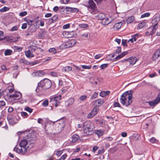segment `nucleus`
I'll list each match as a JSON object with an SVG mask.
<instances>
[{
    "mask_svg": "<svg viewBox=\"0 0 160 160\" xmlns=\"http://www.w3.org/2000/svg\"><path fill=\"white\" fill-rule=\"evenodd\" d=\"M26 56L28 58H32L34 56V55L31 53L30 50H28L25 52Z\"/></svg>",
    "mask_w": 160,
    "mask_h": 160,
    "instance_id": "20",
    "label": "nucleus"
},
{
    "mask_svg": "<svg viewBox=\"0 0 160 160\" xmlns=\"http://www.w3.org/2000/svg\"><path fill=\"white\" fill-rule=\"evenodd\" d=\"M25 110L30 113L32 112V109L29 108V107H26L25 108Z\"/></svg>",
    "mask_w": 160,
    "mask_h": 160,
    "instance_id": "47",
    "label": "nucleus"
},
{
    "mask_svg": "<svg viewBox=\"0 0 160 160\" xmlns=\"http://www.w3.org/2000/svg\"><path fill=\"white\" fill-rule=\"evenodd\" d=\"M95 133L99 136H102L103 134V132L101 130H97L95 131Z\"/></svg>",
    "mask_w": 160,
    "mask_h": 160,
    "instance_id": "25",
    "label": "nucleus"
},
{
    "mask_svg": "<svg viewBox=\"0 0 160 160\" xmlns=\"http://www.w3.org/2000/svg\"><path fill=\"white\" fill-rule=\"evenodd\" d=\"M18 27L17 26H13L11 29V31L12 32L14 31L18 30Z\"/></svg>",
    "mask_w": 160,
    "mask_h": 160,
    "instance_id": "44",
    "label": "nucleus"
},
{
    "mask_svg": "<svg viewBox=\"0 0 160 160\" xmlns=\"http://www.w3.org/2000/svg\"><path fill=\"white\" fill-rule=\"evenodd\" d=\"M104 152V148H102L98 151V154H101L103 153Z\"/></svg>",
    "mask_w": 160,
    "mask_h": 160,
    "instance_id": "50",
    "label": "nucleus"
},
{
    "mask_svg": "<svg viewBox=\"0 0 160 160\" xmlns=\"http://www.w3.org/2000/svg\"><path fill=\"white\" fill-rule=\"evenodd\" d=\"M122 57V56L121 55V54H120L118 55L117 57H116L115 59L116 60H117L118 59H120Z\"/></svg>",
    "mask_w": 160,
    "mask_h": 160,
    "instance_id": "58",
    "label": "nucleus"
},
{
    "mask_svg": "<svg viewBox=\"0 0 160 160\" xmlns=\"http://www.w3.org/2000/svg\"><path fill=\"white\" fill-rule=\"evenodd\" d=\"M61 96H53L50 98V102L52 105H54L55 107H57L58 104L60 103V101L61 100Z\"/></svg>",
    "mask_w": 160,
    "mask_h": 160,
    "instance_id": "6",
    "label": "nucleus"
},
{
    "mask_svg": "<svg viewBox=\"0 0 160 160\" xmlns=\"http://www.w3.org/2000/svg\"><path fill=\"white\" fill-rule=\"evenodd\" d=\"M94 116V115H92V113L91 112H90L87 116V117L88 118H90Z\"/></svg>",
    "mask_w": 160,
    "mask_h": 160,
    "instance_id": "60",
    "label": "nucleus"
},
{
    "mask_svg": "<svg viewBox=\"0 0 160 160\" xmlns=\"http://www.w3.org/2000/svg\"><path fill=\"white\" fill-rule=\"evenodd\" d=\"M27 27V24L26 23H24L22 24V29H26Z\"/></svg>",
    "mask_w": 160,
    "mask_h": 160,
    "instance_id": "59",
    "label": "nucleus"
},
{
    "mask_svg": "<svg viewBox=\"0 0 160 160\" xmlns=\"http://www.w3.org/2000/svg\"><path fill=\"white\" fill-rule=\"evenodd\" d=\"M108 65V64H104L101 65L100 66V68L101 69H103L104 68H106Z\"/></svg>",
    "mask_w": 160,
    "mask_h": 160,
    "instance_id": "48",
    "label": "nucleus"
},
{
    "mask_svg": "<svg viewBox=\"0 0 160 160\" xmlns=\"http://www.w3.org/2000/svg\"><path fill=\"white\" fill-rule=\"evenodd\" d=\"M31 145V146H28L27 148L21 146H19V148H18V146H16L14 148V150L18 153L21 155H24L29 150L30 148L33 147L32 145Z\"/></svg>",
    "mask_w": 160,
    "mask_h": 160,
    "instance_id": "5",
    "label": "nucleus"
},
{
    "mask_svg": "<svg viewBox=\"0 0 160 160\" xmlns=\"http://www.w3.org/2000/svg\"><path fill=\"white\" fill-rule=\"evenodd\" d=\"M67 156V154H65L62 156V157L60 158V160H64L66 158Z\"/></svg>",
    "mask_w": 160,
    "mask_h": 160,
    "instance_id": "52",
    "label": "nucleus"
},
{
    "mask_svg": "<svg viewBox=\"0 0 160 160\" xmlns=\"http://www.w3.org/2000/svg\"><path fill=\"white\" fill-rule=\"evenodd\" d=\"M30 49H31L32 52H34L38 48V47L35 46H32L30 47Z\"/></svg>",
    "mask_w": 160,
    "mask_h": 160,
    "instance_id": "35",
    "label": "nucleus"
},
{
    "mask_svg": "<svg viewBox=\"0 0 160 160\" xmlns=\"http://www.w3.org/2000/svg\"><path fill=\"white\" fill-rule=\"evenodd\" d=\"M27 12L26 11L21 12L19 13V15L21 16H24L26 15Z\"/></svg>",
    "mask_w": 160,
    "mask_h": 160,
    "instance_id": "49",
    "label": "nucleus"
},
{
    "mask_svg": "<svg viewBox=\"0 0 160 160\" xmlns=\"http://www.w3.org/2000/svg\"><path fill=\"white\" fill-rule=\"evenodd\" d=\"M103 55L102 54H98V55H96L94 57V58L95 59H98L101 57Z\"/></svg>",
    "mask_w": 160,
    "mask_h": 160,
    "instance_id": "51",
    "label": "nucleus"
},
{
    "mask_svg": "<svg viewBox=\"0 0 160 160\" xmlns=\"http://www.w3.org/2000/svg\"><path fill=\"white\" fill-rule=\"evenodd\" d=\"M12 117L11 114H9L8 115L7 119L8 120H12Z\"/></svg>",
    "mask_w": 160,
    "mask_h": 160,
    "instance_id": "62",
    "label": "nucleus"
},
{
    "mask_svg": "<svg viewBox=\"0 0 160 160\" xmlns=\"http://www.w3.org/2000/svg\"><path fill=\"white\" fill-rule=\"evenodd\" d=\"M93 126L92 123L89 121H86L83 124V131L86 135L92 134L93 131Z\"/></svg>",
    "mask_w": 160,
    "mask_h": 160,
    "instance_id": "3",
    "label": "nucleus"
},
{
    "mask_svg": "<svg viewBox=\"0 0 160 160\" xmlns=\"http://www.w3.org/2000/svg\"><path fill=\"white\" fill-rule=\"evenodd\" d=\"M81 36L82 37H84L86 38H87L88 37V36H90V34L88 32L85 33H84L81 34Z\"/></svg>",
    "mask_w": 160,
    "mask_h": 160,
    "instance_id": "37",
    "label": "nucleus"
},
{
    "mask_svg": "<svg viewBox=\"0 0 160 160\" xmlns=\"http://www.w3.org/2000/svg\"><path fill=\"white\" fill-rule=\"evenodd\" d=\"M9 8L6 7H4L0 9V11L1 12H4L8 11L9 10Z\"/></svg>",
    "mask_w": 160,
    "mask_h": 160,
    "instance_id": "31",
    "label": "nucleus"
},
{
    "mask_svg": "<svg viewBox=\"0 0 160 160\" xmlns=\"http://www.w3.org/2000/svg\"><path fill=\"white\" fill-rule=\"evenodd\" d=\"M48 52L52 54H55L57 53V50L54 48H52L48 50Z\"/></svg>",
    "mask_w": 160,
    "mask_h": 160,
    "instance_id": "27",
    "label": "nucleus"
},
{
    "mask_svg": "<svg viewBox=\"0 0 160 160\" xmlns=\"http://www.w3.org/2000/svg\"><path fill=\"white\" fill-rule=\"evenodd\" d=\"M48 101L47 100H46L43 102L42 104L43 106L45 107H46L48 106Z\"/></svg>",
    "mask_w": 160,
    "mask_h": 160,
    "instance_id": "43",
    "label": "nucleus"
},
{
    "mask_svg": "<svg viewBox=\"0 0 160 160\" xmlns=\"http://www.w3.org/2000/svg\"><path fill=\"white\" fill-rule=\"evenodd\" d=\"M4 32L2 31H0V41H2L5 38H2L3 36Z\"/></svg>",
    "mask_w": 160,
    "mask_h": 160,
    "instance_id": "34",
    "label": "nucleus"
},
{
    "mask_svg": "<svg viewBox=\"0 0 160 160\" xmlns=\"http://www.w3.org/2000/svg\"><path fill=\"white\" fill-rule=\"evenodd\" d=\"M127 40L122 39V44L124 46H127V44L126 42Z\"/></svg>",
    "mask_w": 160,
    "mask_h": 160,
    "instance_id": "46",
    "label": "nucleus"
},
{
    "mask_svg": "<svg viewBox=\"0 0 160 160\" xmlns=\"http://www.w3.org/2000/svg\"><path fill=\"white\" fill-rule=\"evenodd\" d=\"M74 99L73 98H70L66 102V105L68 107L71 106L73 105L74 102Z\"/></svg>",
    "mask_w": 160,
    "mask_h": 160,
    "instance_id": "14",
    "label": "nucleus"
},
{
    "mask_svg": "<svg viewBox=\"0 0 160 160\" xmlns=\"http://www.w3.org/2000/svg\"><path fill=\"white\" fill-rule=\"evenodd\" d=\"M5 105V103L3 101H0V108L2 106H4Z\"/></svg>",
    "mask_w": 160,
    "mask_h": 160,
    "instance_id": "54",
    "label": "nucleus"
},
{
    "mask_svg": "<svg viewBox=\"0 0 160 160\" xmlns=\"http://www.w3.org/2000/svg\"><path fill=\"white\" fill-rule=\"evenodd\" d=\"M65 121L63 119H61L58 121L57 127L56 129L58 131V132H60L63 129L65 126Z\"/></svg>",
    "mask_w": 160,
    "mask_h": 160,
    "instance_id": "9",
    "label": "nucleus"
},
{
    "mask_svg": "<svg viewBox=\"0 0 160 160\" xmlns=\"http://www.w3.org/2000/svg\"><path fill=\"white\" fill-rule=\"evenodd\" d=\"M65 70L67 72L69 71L72 70V68L71 67L69 66H67L65 68Z\"/></svg>",
    "mask_w": 160,
    "mask_h": 160,
    "instance_id": "42",
    "label": "nucleus"
},
{
    "mask_svg": "<svg viewBox=\"0 0 160 160\" xmlns=\"http://www.w3.org/2000/svg\"><path fill=\"white\" fill-rule=\"evenodd\" d=\"M22 48L21 47H19L17 46L14 47V50L16 52H19L22 50Z\"/></svg>",
    "mask_w": 160,
    "mask_h": 160,
    "instance_id": "30",
    "label": "nucleus"
},
{
    "mask_svg": "<svg viewBox=\"0 0 160 160\" xmlns=\"http://www.w3.org/2000/svg\"><path fill=\"white\" fill-rule=\"evenodd\" d=\"M158 26H157V23L154 24L153 26H151L149 28L150 29H152V34H154L156 32V29L158 28Z\"/></svg>",
    "mask_w": 160,
    "mask_h": 160,
    "instance_id": "17",
    "label": "nucleus"
},
{
    "mask_svg": "<svg viewBox=\"0 0 160 160\" xmlns=\"http://www.w3.org/2000/svg\"><path fill=\"white\" fill-rule=\"evenodd\" d=\"M20 62L22 63L27 64V61L23 58H21L19 60Z\"/></svg>",
    "mask_w": 160,
    "mask_h": 160,
    "instance_id": "53",
    "label": "nucleus"
},
{
    "mask_svg": "<svg viewBox=\"0 0 160 160\" xmlns=\"http://www.w3.org/2000/svg\"><path fill=\"white\" fill-rule=\"evenodd\" d=\"M30 140H31L30 138H28V140L25 139L22 140L19 143V146L27 148V146H28V144L29 143L30 144V146H31L30 145L33 146V144L34 143V141L33 140L31 141Z\"/></svg>",
    "mask_w": 160,
    "mask_h": 160,
    "instance_id": "8",
    "label": "nucleus"
},
{
    "mask_svg": "<svg viewBox=\"0 0 160 160\" xmlns=\"http://www.w3.org/2000/svg\"><path fill=\"white\" fill-rule=\"evenodd\" d=\"M150 13L149 12L145 13L142 14L141 16V18H143L145 17H148L150 16Z\"/></svg>",
    "mask_w": 160,
    "mask_h": 160,
    "instance_id": "41",
    "label": "nucleus"
},
{
    "mask_svg": "<svg viewBox=\"0 0 160 160\" xmlns=\"http://www.w3.org/2000/svg\"><path fill=\"white\" fill-rule=\"evenodd\" d=\"M79 137V136L77 135H73L72 137V142L73 143L76 142L78 140Z\"/></svg>",
    "mask_w": 160,
    "mask_h": 160,
    "instance_id": "19",
    "label": "nucleus"
},
{
    "mask_svg": "<svg viewBox=\"0 0 160 160\" xmlns=\"http://www.w3.org/2000/svg\"><path fill=\"white\" fill-rule=\"evenodd\" d=\"M145 25V23L144 22H142L138 25V28H139V29H141L143 28Z\"/></svg>",
    "mask_w": 160,
    "mask_h": 160,
    "instance_id": "33",
    "label": "nucleus"
},
{
    "mask_svg": "<svg viewBox=\"0 0 160 160\" xmlns=\"http://www.w3.org/2000/svg\"><path fill=\"white\" fill-rule=\"evenodd\" d=\"M87 98V96L85 95H82L79 97V99L81 101H83L85 100Z\"/></svg>",
    "mask_w": 160,
    "mask_h": 160,
    "instance_id": "38",
    "label": "nucleus"
},
{
    "mask_svg": "<svg viewBox=\"0 0 160 160\" xmlns=\"http://www.w3.org/2000/svg\"><path fill=\"white\" fill-rule=\"evenodd\" d=\"M86 4L88 7L89 11L91 14L94 15L98 13V10L93 0H88Z\"/></svg>",
    "mask_w": 160,
    "mask_h": 160,
    "instance_id": "4",
    "label": "nucleus"
},
{
    "mask_svg": "<svg viewBox=\"0 0 160 160\" xmlns=\"http://www.w3.org/2000/svg\"><path fill=\"white\" fill-rule=\"evenodd\" d=\"M79 27L81 28H86L88 27L87 24L82 23L79 25Z\"/></svg>",
    "mask_w": 160,
    "mask_h": 160,
    "instance_id": "32",
    "label": "nucleus"
},
{
    "mask_svg": "<svg viewBox=\"0 0 160 160\" xmlns=\"http://www.w3.org/2000/svg\"><path fill=\"white\" fill-rule=\"evenodd\" d=\"M133 91H128L122 94L120 98L121 103L123 105L127 106L132 102V93Z\"/></svg>",
    "mask_w": 160,
    "mask_h": 160,
    "instance_id": "1",
    "label": "nucleus"
},
{
    "mask_svg": "<svg viewBox=\"0 0 160 160\" xmlns=\"http://www.w3.org/2000/svg\"><path fill=\"white\" fill-rule=\"evenodd\" d=\"M99 147L98 146H95L94 147L92 148V151L93 152H95L98 149Z\"/></svg>",
    "mask_w": 160,
    "mask_h": 160,
    "instance_id": "57",
    "label": "nucleus"
},
{
    "mask_svg": "<svg viewBox=\"0 0 160 160\" xmlns=\"http://www.w3.org/2000/svg\"><path fill=\"white\" fill-rule=\"evenodd\" d=\"M69 27L70 24H67L63 26V28L64 29H67Z\"/></svg>",
    "mask_w": 160,
    "mask_h": 160,
    "instance_id": "56",
    "label": "nucleus"
},
{
    "mask_svg": "<svg viewBox=\"0 0 160 160\" xmlns=\"http://www.w3.org/2000/svg\"><path fill=\"white\" fill-rule=\"evenodd\" d=\"M139 136L138 134H135L133 136V138L134 140L137 141L138 140Z\"/></svg>",
    "mask_w": 160,
    "mask_h": 160,
    "instance_id": "40",
    "label": "nucleus"
},
{
    "mask_svg": "<svg viewBox=\"0 0 160 160\" xmlns=\"http://www.w3.org/2000/svg\"><path fill=\"white\" fill-rule=\"evenodd\" d=\"M58 18V16L57 15H55L50 19V20H51L52 21L51 22H53L55 21Z\"/></svg>",
    "mask_w": 160,
    "mask_h": 160,
    "instance_id": "29",
    "label": "nucleus"
},
{
    "mask_svg": "<svg viewBox=\"0 0 160 160\" xmlns=\"http://www.w3.org/2000/svg\"><path fill=\"white\" fill-rule=\"evenodd\" d=\"M62 153V152L61 151H58L57 152L56 155L58 156H60Z\"/></svg>",
    "mask_w": 160,
    "mask_h": 160,
    "instance_id": "63",
    "label": "nucleus"
},
{
    "mask_svg": "<svg viewBox=\"0 0 160 160\" xmlns=\"http://www.w3.org/2000/svg\"><path fill=\"white\" fill-rule=\"evenodd\" d=\"M97 17L98 19L102 20L106 17V16L103 13H100L97 16Z\"/></svg>",
    "mask_w": 160,
    "mask_h": 160,
    "instance_id": "22",
    "label": "nucleus"
},
{
    "mask_svg": "<svg viewBox=\"0 0 160 160\" xmlns=\"http://www.w3.org/2000/svg\"><path fill=\"white\" fill-rule=\"evenodd\" d=\"M52 14L51 13H46L45 16L46 18H49L52 16Z\"/></svg>",
    "mask_w": 160,
    "mask_h": 160,
    "instance_id": "64",
    "label": "nucleus"
},
{
    "mask_svg": "<svg viewBox=\"0 0 160 160\" xmlns=\"http://www.w3.org/2000/svg\"><path fill=\"white\" fill-rule=\"evenodd\" d=\"M160 101V92L158 94V97L156 99L152 101L147 102L151 106H154L156 105Z\"/></svg>",
    "mask_w": 160,
    "mask_h": 160,
    "instance_id": "10",
    "label": "nucleus"
},
{
    "mask_svg": "<svg viewBox=\"0 0 160 160\" xmlns=\"http://www.w3.org/2000/svg\"><path fill=\"white\" fill-rule=\"evenodd\" d=\"M160 56V48L158 49L155 52L152 56V59L153 61H156L158 58Z\"/></svg>",
    "mask_w": 160,
    "mask_h": 160,
    "instance_id": "13",
    "label": "nucleus"
},
{
    "mask_svg": "<svg viewBox=\"0 0 160 160\" xmlns=\"http://www.w3.org/2000/svg\"><path fill=\"white\" fill-rule=\"evenodd\" d=\"M114 105L115 107H120V105L119 103L118 102H115L114 104Z\"/></svg>",
    "mask_w": 160,
    "mask_h": 160,
    "instance_id": "61",
    "label": "nucleus"
},
{
    "mask_svg": "<svg viewBox=\"0 0 160 160\" xmlns=\"http://www.w3.org/2000/svg\"><path fill=\"white\" fill-rule=\"evenodd\" d=\"M82 68L85 69H90L91 68V65L86 66L85 65H82Z\"/></svg>",
    "mask_w": 160,
    "mask_h": 160,
    "instance_id": "39",
    "label": "nucleus"
},
{
    "mask_svg": "<svg viewBox=\"0 0 160 160\" xmlns=\"http://www.w3.org/2000/svg\"><path fill=\"white\" fill-rule=\"evenodd\" d=\"M111 21V20H109L108 18L105 17L102 20L101 23L103 25H107L110 23Z\"/></svg>",
    "mask_w": 160,
    "mask_h": 160,
    "instance_id": "15",
    "label": "nucleus"
},
{
    "mask_svg": "<svg viewBox=\"0 0 160 160\" xmlns=\"http://www.w3.org/2000/svg\"><path fill=\"white\" fill-rule=\"evenodd\" d=\"M160 20V15H158L156 16L155 18L153 19L152 21V24H157V26H158V22Z\"/></svg>",
    "mask_w": 160,
    "mask_h": 160,
    "instance_id": "16",
    "label": "nucleus"
},
{
    "mask_svg": "<svg viewBox=\"0 0 160 160\" xmlns=\"http://www.w3.org/2000/svg\"><path fill=\"white\" fill-rule=\"evenodd\" d=\"M37 75L39 77H42L45 74L44 72L42 71H39L37 72L36 73Z\"/></svg>",
    "mask_w": 160,
    "mask_h": 160,
    "instance_id": "26",
    "label": "nucleus"
},
{
    "mask_svg": "<svg viewBox=\"0 0 160 160\" xmlns=\"http://www.w3.org/2000/svg\"><path fill=\"white\" fill-rule=\"evenodd\" d=\"M135 19L134 17L133 16H132L128 18L127 19V23H130L133 21H134Z\"/></svg>",
    "mask_w": 160,
    "mask_h": 160,
    "instance_id": "21",
    "label": "nucleus"
},
{
    "mask_svg": "<svg viewBox=\"0 0 160 160\" xmlns=\"http://www.w3.org/2000/svg\"><path fill=\"white\" fill-rule=\"evenodd\" d=\"M12 51L10 49H7L4 52V55L5 56L10 55L12 53Z\"/></svg>",
    "mask_w": 160,
    "mask_h": 160,
    "instance_id": "23",
    "label": "nucleus"
},
{
    "mask_svg": "<svg viewBox=\"0 0 160 160\" xmlns=\"http://www.w3.org/2000/svg\"><path fill=\"white\" fill-rule=\"evenodd\" d=\"M21 96V94L19 92H16L14 94H11L9 95V102H13L16 100L20 99Z\"/></svg>",
    "mask_w": 160,
    "mask_h": 160,
    "instance_id": "7",
    "label": "nucleus"
},
{
    "mask_svg": "<svg viewBox=\"0 0 160 160\" xmlns=\"http://www.w3.org/2000/svg\"><path fill=\"white\" fill-rule=\"evenodd\" d=\"M122 25V23L121 22H119L116 23L113 26V28L117 30L119 29Z\"/></svg>",
    "mask_w": 160,
    "mask_h": 160,
    "instance_id": "18",
    "label": "nucleus"
},
{
    "mask_svg": "<svg viewBox=\"0 0 160 160\" xmlns=\"http://www.w3.org/2000/svg\"><path fill=\"white\" fill-rule=\"evenodd\" d=\"M51 75L53 77H57L58 76V74L55 72H50Z\"/></svg>",
    "mask_w": 160,
    "mask_h": 160,
    "instance_id": "55",
    "label": "nucleus"
},
{
    "mask_svg": "<svg viewBox=\"0 0 160 160\" xmlns=\"http://www.w3.org/2000/svg\"><path fill=\"white\" fill-rule=\"evenodd\" d=\"M52 85L51 82L50 80L45 78L41 80L38 83V86L36 89L37 92L42 91L43 89H46L49 88Z\"/></svg>",
    "mask_w": 160,
    "mask_h": 160,
    "instance_id": "2",
    "label": "nucleus"
},
{
    "mask_svg": "<svg viewBox=\"0 0 160 160\" xmlns=\"http://www.w3.org/2000/svg\"><path fill=\"white\" fill-rule=\"evenodd\" d=\"M103 100L102 99H98L94 101L92 103L96 107H99L101 106L103 103Z\"/></svg>",
    "mask_w": 160,
    "mask_h": 160,
    "instance_id": "12",
    "label": "nucleus"
},
{
    "mask_svg": "<svg viewBox=\"0 0 160 160\" xmlns=\"http://www.w3.org/2000/svg\"><path fill=\"white\" fill-rule=\"evenodd\" d=\"M21 115L22 117L25 118H26L28 117V116L27 113L25 112H21Z\"/></svg>",
    "mask_w": 160,
    "mask_h": 160,
    "instance_id": "36",
    "label": "nucleus"
},
{
    "mask_svg": "<svg viewBox=\"0 0 160 160\" xmlns=\"http://www.w3.org/2000/svg\"><path fill=\"white\" fill-rule=\"evenodd\" d=\"M128 61L129 62L130 65H133L135 64L137 61L136 58L134 57H131L127 59H125L123 60V61Z\"/></svg>",
    "mask_w": 160,
    "mask_h": 160,
    "instance_id": "11",
    "label": "nucleus"
},
{
    "mask_svg": "<svg viewBox=\"0 0 160 160\" xmlns=\"http://www.w3.org/2000/svg\"><path fill=\"white\" fill-rule=\"evenodd\" d=\"M121 51V48L120 47H118L117 49L116 50L115 53L116 54H118Z\"/></svg>",
    "mask_w": 160,
    "mask_h": 160,
    "instance_id": "45",
    "label": "nucleus"
},
{
    "mask_svg": "<svg viewBox=\"0 0 160 160\" xmlns=\"http://www.w3.org/2000/svg\"><path fill=\"white\" fill-rule=\"evenodd\" d=\"M98 111V109L96 108H94L91 112L92 113V115L94 116L97 114Z\"/></svg>",
    "mask_w": 160,
    "mask_h": 160,
    "instance_id": "28",
    "label": "nucleus"
},
{
    "mask_svg": "<svg viewBox=\"0 0 160 160\" xmlns=\"http://www.w3.org/2000/svg\"><path fill=\"white\" fill-rule=\"evenodd\" d=\"M98 92H94L93 94L92 95L90 98L91 100L93 99L96 98L98 96Z\"/></svg>",
    "mask_w": 160,
    "mask_h": 160,
    "instance_id": "24",
    "label": "nucleus"
}]
</instances>
